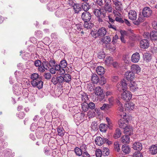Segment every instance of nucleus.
I'll use <instances>...</instances> for the list:
<instances>
[{"mask_svg": "<svg viewBox=\"0 0 157 157\" xmlns=\"http://www.w3.org/2000/svg\"><path fill=\"white\" fill-rule=\"evenodd\" d=\"M44 76L45 78L47 79H49L51 78V74L49 73H45Z\"/></svg>", "mask_w": 157, "mask_h": 157, "instance_id": "obj_64", "label": "nucleus"}, {"mask_svg": "<svg viewBox=\"0 0 157 157\" xmlns=\"http://www.w3.org/2000/svg\"><path fill=\"white\" fill-rule=\"evenodd\" d=\"M151 59V56L150 53L148 52H146L144 55V59L146 62H150Z\"/></svg>", "mask_w": 157, "mask_h": 157, "instance_id": "obj_29", "label": "nucleus"}, {"mask_svg": "<svg viewBox=\"0 0 157 157\" xmlns=\"http://www.w3.org/2000/svg\"><path fill=\"white\" fill-rule=\"evenodd\" d=\"M94 25L93 23L90 22H84V26L85 28H86L87 29L92 28Z\"/></svg>", "mask_w": 157, "mask_h": 157, "instance_id": "obj_40", "label": "nucleus"}, {"mask_svg": "<svg viewBox=\"0 0 157 157\" xmlns=\"http://www.w3.org/2000/svg\"><path fill=\"white\" fill-rule=\"evenodd\" d=\"M57 132L59 136L61 137L64 136L65 131L62 127L59 126L57 128Z\"/></svg>", "mask_w": 157, "mask_h": 157, "instance_id": "obj_34", "label": "nucleus"}, {"mask_svg": "<svg viewBox=\"0 0 157 157\" xmlns=\"http://www.w3.org/2000/svg\"><path fill=\"white\" fill-rule=\"evenodd\" d=\"M42 63L41 60L38 59L34 61V64L36 67H38L39 66L42 65Z\"/></svg>", "mask_w": 157, "mask_h": 157, "instance_id": "obj_59", "label": "nucleus"}, {"mask_svg": "<svg viewBox=\"0 0 157 157\" xmlns=\"http://www.w3.org/2000/svg\"><path fill=\"white\" fill-rule=\"evenodd\" d=\"M117 90L119 91L126 90L127 86L126 81L124 80L120 82H118L117 84Z\"/></svg>", "mask_w": 157, "mask_h": 157, "instance_id": "obj_2", "label": "nucleus"}, {"mask_svg": "<svg viewBox=\"0 0 157 157\" xmlns=\"http://www.w3.org/2000/svg\"><path fill=\"white\" fill-rule=\"evenodd\" d=\"M130 90L132 92H134L136 90L138 87L137 86V84L134 82H131L129 86Z\"/></svg>", "mask_w": 157, "mask_h": 157, "instance_id": "obj_32", "label": "nucleus"}, {"mask_svg": "<svg viewBox=\"0 0 157 157\" xmlns=\"http://www.w3.org/2000/svg\"><path fill=\"white\" fill-rule=\"evenodd\" d=\"M82 108L83 111L86 112L89 109L88 103L86 102H83L82 104Z\"/></svg>", "mask_w": 157, "mask_h": 157, "instance_id": "obj_44", "label": "nucleus"}, {"mask_svg": "<svg viewBox=\"0 0 157 157\" xmlns=\"http://www.w3.org/2000/svg\"><path fill=\"white\" fill-rule=\"evenodd\" d=\"M96 71L97 74L100 75H102L105 73V69L101 66H98L96 69Z\"/></svg>", "mask_w": 157, "mask_h": 157, "instance_id": "obj_28", "label": "nucleus"}, {"mask_svg": "<svg viewBox=\"0 0 157 157\" xmlns=\"http://www.w3.org/2000/svg\"><path fill=\"white\" fill-rule=\"evenodd\" d=\"M95 93L96 95L99 96V98L100 100H102L104 98L103 90L99 86L96 87L95 89Z\"/></svg>", "mask_w": 157, "mask_h": 157, "instance_id": "obj_9", "label": "nucleus"}, {"mask_svg": "<svg viewBox=\"0 0 157 157\" xmlns=\"http://www.w3.org/2000/svg\"><path fill=\"white\" fill-rule=\"evenodd\" d=\"M98 125L97 123L95 121H93L92 122V123L91 125V127L92 129L94 130H96L98 128Z\"/></svg>", "mask_w": 157, "mask_h": 157, "instance_id": "obj_51", "label": "nucleus"}, {"mask_svg": "<svg viewBox=\"0 0 157 157\" xmlns=\"http://www.w3.org/2000/svg\"><path fill=\"white\" fill-rule=\"evenodd\" d=\"M133 157H143V156L140 151H136L134 153Z\"/></svg>", "mask_w": 157, "mask_h": 157, "instance_id": "obj_52", "label": "nucleus"}, {"mask_svg": "<svg viewBox=\"0 0 157 157\" xmlns=\"http://www.w3.org/2000/svg\"><path fill=\"white\" fill-rule=\"evenodd\" d=\"M107 31L105 28L102 27L97 30L98 36L99 37H102L105 35Z\"/></svg>", "mask_w": 157, "mask_h": 157, "instance_id": "obj_20", "label": "nucleus"}, {"mask_svg": "<svg viewBox=\"0 0 157 157\" xmlns=\"http://www.w3.org/2000/svg\"><path fill=\"white\" fill-rule=\"evenodd\" d=\"M95 143L97 145L101 146L104 143V138L100 136H97L95 139Z\"/></svg>", "mask_w": 157, "mask_h": 157, "instance_id": "obj_23", "label": "nucleus"}, {"mask_svg": "<svg viewBox=\"0 0 157 157\" xmlns=\"http://www.w3.org/2000/svg\"><path fill=\"white\" fill-rule=\"evenodd\" d=\"M91 15L87 11H85L81 15V18L84 22H89L91 19Z\"/></svg>", "mask_w": 157, "mask_h": 157, "instance_id": "obj_10", "label": "nucleus"}, {"mask_svg": "<svg viewBox=\"0 0 157 157\" xmlns=\"http://www.w3.org/2000/svg\"><path fill=\"white\" fill-rule=\"evenodd\" d=\"M102 154V152L100 149H98L96 150L95 152V155L96 157H101Z\"/></svg>", "mask_w": 157, "mask_h": 157, "instance_id": "obj_55", "label": "nucleus"}, {"mask_svg": "<svg viewBox=\"0 0 157 157\" xmlns=\"http://www.w3.org/2000/svg\"><path fill=\"white\" fill-rule=\"evenodd\" d=\"M118 114L121 117H124L126 116V113L124 112L122 105L120 103L118 105Z\"/></svg>", "mask_w": 157, "mask_h": 157, "instance_id": "obj_17", "label": "nucleus"}, {"mask_svg": "<svg viewBox=\"0 0 157 157\" xmlns=\"http://www.w3.org/2000/svg\"><path fill=\"white\" fill-rule=\"evenodd\" d=\"M74 151L76 155L78 156H80L83 154V152L81 149L78 147H76L74 149Z\"/></svg>", "mask_w": 157, "mask_h": 157, "instance_id": "obj_43", "label": "nucleus"}, {"mask_svg": "<svg viewBox=\"0 0 157 157\" xmlns=\"http://www.w3.org/2000/svg\"><path fill=\"white\" fill-rule=\"evenodd\" d=\"M95 3L96 5L100 6H102L103 5L102 0H96Z\"/></svg>", "mask_w": 157, "mask_h": 157, "instance_id": "obj_63", "label": "nucleus"}, {"mask_svg": "<svg viewBox=\"0 0 157 157\" xmlns=\"http://www.w3.org/2000/svg\"><path fill=\"white\" fill-rule=\"evenodd\" d=\"M121 134V132L120 129L118 128H117L115 130L113 136L114 137L115 139L118 138L120 137Z\"/></svg>", "mask_w": 157, "mask_h": 157, "instance_id": "obj_38", "label": "nucleus"}, {"mask_svg": "<svg viewBox=\"0 0 157 157\" xmlns=\"http://www.w3.org/2000/svg\"><path fill=\"white\" fill-rule=\"evenodd\" d=\"M30 78L31 80V83L33 82H35L36 81H37V80H39L41 79L42 78L40 76L39 74L36 73H34L32 74L30 76Z\"/></svg>", "mask_w": 157, "mask_h": 157, "instance_id": "obj_18", "label": "nucleus"}, {"mask_svg": "<svg viewBox=\"0 0 157 157\" xmlns=\"http://www.w3.org/2000/svg\"><path fill=\"white\" fill-rule=\"evenodd\" d=\"M35 82L32 83L31 85L33 87H36L38 89H40L42 88L44 82L42 81V79L36 81Z\"/></svg>", "mask_w": 157, "mask_h": 157, "instance_id": "obj_13", "label": "nucleus"}, {"mask_svg": "<svg viewBox=\"0 0 157 157\" xmlns=\"http://www.w3.org/2000/svg\"><path fill=\"white\" fill-rule=\"evenodd\" d=\"M98 57L100 59H102L105 58V55L104 53L103 52H99Z\"/></svg>", "mask_w": 157, "mask_h": 157, "instance_id": "obj_62", "label": "nucleus"}, {"mask_svg": "<svg viewBox=\"0 0 157 157\" xmlns=\"http://www.w3.org/2000/svg\"><path fill=\"white\" fill-rule=\"evenodd\" d=\"M131 70L133 73L138 74L141 71V68L138 65L133 64L131 66Z\"/></svg>", "mask_w": 157, "mask_h": 157, "instance_id": "obj_22", "label": "nucleus"}, {"mask_svg": "<svg viewBox=\"0 0 157 157\" xmlns=\"http://www.w3.org/2000/svg\"><path fill=\"white\" fill-rule=\"evenodd\" d=\"M62 78L63 83L64 82L70 83L71 80V76L69 74H66L62 76Z\"/></svg>", "mask_w": 157, "mask_h": 157, "instance_id": "obj_19", "label": "nucleus"}, {"mask_svg": "<svg viewBox=\"0 0 157 157\" xmlns=\"http://www.w3.org/2000/svg\"><path fill=\"white\" fill-rule=\"evenodd\" d=\"M56 6L54 2L51 1L47 4V8L49 11H52L53 10L56 9Z\"/></svg>", "mask_w": 157, "mask_h": 157, "instance_id": "obj_26", "label": "nucleus"}, {"mask_svg": "<svg viewBox=\"0 0 157 157\" xmlns=\"http://www.w3.org/2000/svg\"><path fill=\"white\" fill-rule=\"evenodd\" d=\"M134 73L132 71H127L125 73L126 78L128 80H132L134 78Z\"/></svg>", "mask_w": 157, "mask_h": 157, "instance_id": "obj_24", "label": "nucleus"}, {"mask_svg": "<svg viewBox=\"0 0 157 157\" xmlns=\"http://www.w3.org/2000/svg\"><path fill=\"white\" fill-rule=\"evenodd\" d=\"M51 82L55 85L62 86L63 83L62 76H54L52 78Z\"/></svg>", "mask_w": 157, "mask_h": 157, "instance_id": "obj_1", "label": "nucleus"}, {"mask_svg": "<svg viewBox=\"0 0 157 157\" xmlns=\"http://www.w3.org/2000/svg\"><path fill=\"white\" fill-rule=\"evenodd\" d=\"M120 12L114 10L113 11V13L115 18V21L119 23H124V21L121 18V15L120 13Z\"/></svg>", "mask_w": 157, "mask_h": 157, "instance_id": "obj_5", "label": "nucleus"}, {"mask_svg": "<svg viewBox=\"0 0 157 157\" xmlns=\"http://www.w3.org/2000/svg\"><path fill=\"white\" fill-rule=\"evenodd\" d=\"M114 148L115 150L117 152H119L120 149L119 148V145L118 142H115L114 143Z\"/></svg>", "mask_w": 157, "mask_h": 157, "instance_id": "obj_57", "label": "nucleus"}, {"mask_svg": "<svg viewBox=\"0 0 157 157\" xmlns=\"http://www.w3.org/2000/svg\"><path fill=\"white\" fill-rule=\"evenodd\" d=\"M101 151L102 155L104 156H108L109 154V149L107 147H103Z\"/></svg>", "mask_w": 157, "mask_h": 157, "instance_id": "obj_45", "label": "nucleus"}, {"mask_svg": "<svg viewBox=\"0 0 157 157\" xmlns=\"http://www.w3.org/2000/svg\"><path fill=\"white\" fill-rule=\"evenodd\" d=\"M85 115L84 113L82 112L75 114L74 116L75 121L82 122L84 120Z\"/></svg>", "mask_w": 157, "mask_h": 157, "instance_id": "obj_7", "label": "nucleus"}, {"mask_svg": "<svg viewBox=\"0 0 157 157\" xmlns=\"http://www.w3.org/2000/svg\"><path fill=\"white\" fill-rule=\"evenodd\" d=\"M150 153L152 155H155L157 153V146L152 145L149 148Z\"/></svg>", "mask_w": 157, "mask_h": 157, "instance_id": "obj_33", "label": "nucleus"}, {"mask_svg": "<svg viewBox=\"0 0 157 157\" xmlns=\"http://www.w3.org/2000/svg\"><path fill=\"white\" fill-rule=\"evenodd\" d=\"M81 6L82 9H83L85 11H87L90 8V6L86 2L83 3Z\"/></svg>", "mask_w": 157, "mask_h": 157, "instance_id": "obj_39", "label": "nucleus"}, {"mask_svg": "<svg viewBox=\"0 0 157 157\" xmlns=\"http://www.w3.org/2000/svg\"><path fill=\"white\" fill-rule=\"evenodd\" d=\"M99 128L101 132H106L107 129V125L101 124L99 126Z\"/></svg>", "mask_w": 157, "mask_h": 157, "instance_id": "obj_41", "label": "nucleus"}, {"mask_svg": "<svg viewBox=\"0 0 157 157\" xmlns=\"http://www.w3.org/2000/svg\"><path fill=\"white\" fill-rule=\"evenodd\" d=\"M98 77L96 74H93L91 76V80L93 83L95 84L97 83L99 81Z\"/></svg>", "mask_w": 157, "mask_h": 157, "instance_id": "obj_35", "label": "nucleus"}, {"mask_svg": "<svg viewBox=\"0 0 157 157\" xmlns=\"http://www.w3.org/2000/svg\"><path fill=\"white\" fill-rule=\"evenodd\" d=\"M106 12L105 10L101 11V10L96 9L94 10L93 12L97 17H105L106 16Z\"/></svg>", "mask_w": 157, "mask_h": 157, "instance_id": "obj_12", "label": "nucleus"}, {"mask_svg": "<svg viewBox=\"0 0 157 157\" xmlns=\"http://www.w3.org/2000/svg\"><path fill=\"white\" fill-rule=\"evenodd\" d=\"M121 95V98L126 101H128L130 100L132 98V94L130 92L128 91H124Z\"/></svg>", "mask_w": 157, "mask_h": 157, "instance_id": "obj_6", "label": "nucleus"}, {"mask_svg": "<svg viewBox=\"0 0 157 157\" xmlns=\"http://www.w3.org/2000/svg\"><path fill=\"white\" fill-rule=\"evenodd\" d=\"M119 126L121 128L124 129L128 124V120L125 117H122L118 121Z\"/></svg>", "mask_w": 157, "mask_h": 157, "instance_id": "obj_3", "label": "nucleus"}, {"mask_svg": "<svg viewBox=\"0 0 157 157\" xmlns=\"http://www.w3.org/2000/svg\"><path fill=\"white\" fill-rule=\"evenodd\" d=\"M44 65H43V63H42V65H41L38 67V71L40 72H44L45 70H44Z\"/></svg>", "mask_w": 157, "mask_h": 157, "instance_id": "obj_61", "label": "nucleus"}, {"mask_svg": "<svg viewBox=\"0 0 157 157\" xmlns=\"http://www.w3.org/2000/svg\"><path fill=\"white\" fill-rule=\"evenodd\" d=\"M142 13L144 17H148L152 14V11L150 8L146 7L143 9Z\"/></svg>", "mask_w": 157, "mask_h": 157, "instance_id": "obj_8", "label": "nucleus"}, {"mask_svg": "<svg viewBox=\"0 0 157 157\" xmlns=\"http://www.w3.org/2000/svg\"><path fill=\"white\" fill-rule=\"evenodd\" d=\"M80 148L81 149L83 153L84 152H87L86 151V150L87 149L86 146L85 144H82V145L81 146Z\"/></svg>", "mask_w": 157, "mask_h": 157, "instance_id": "obj_58", "label": "nucleus"}, {"mask_svg": "<svg viewBox=\"0 0 157 157\" xmlns=\"http://www.w3.org/2000/svg\"><path fill=\"white\" fill-rule=\"evenodd\" d=\"M65 72V71L64 68L61 67L60 70L57 71L56 74L61 75L64 74Z\"/></svg>", "mask_w": 157, "mask_h": 157, "instance_id": "obj_53", "label": "nucleus"}, {"mask_svg": "<svg viewBox=\"0 0 157 157\" xmlns=\"http://www.w3.org/2000/svg\"><path fill=\"white\" fill-rule=\"evenodd\" d=\"M111 40V38L109 36H106L103 39H102V41L104 43L107 44L110 43Z\"/></svg>", "mask_w": 157, "mask_h": 157, "instance_id": "obj_47", "label": "nucleus"}, {"mask_svg": "<svg viewBox=\"0 0 157 157\" xmlns=\"http://www.w3.org/2000/svg\"><path fill=\"white\" fill-rule=\"evenodd\" d=\"M123 129L125 134L130 136L133 134V129L132 126L127 125Z\"/></svg>", "mask_w": 157, "mask_h": 157, "instance_id": "obj_15", "label": "nucleus"}, {"mask_svg": "<svg viewBox=\"0 0 157 157\" xmlns=\"http://www.w3.org/2000/svg\"><path fill=\"white\" fill-rule=\"evenodd\" d=\"M140 59L139 54L138 52H136L133 54L132 56V61L134 63L138 62Z\"/></svg>", "mask_w": 157, "mask_h": 157, "instance_id": "obj_25", "label": "nucleus"}, {"mask_svg": "<svg viewBox=\"0 0 157 157\" xmlns=\"http://www.w3.org/2000/svg\"><path fill=\"white\" fill-rule=\"evenodd\" d=\"M110 107V105L109 104H104L101 107V109L102 110L104 109H108Z\"/></svg>", "mask_w": 157, "mask_h": 157, "instance_id": "obj_54", "label": "nucleus"}, {"mask_svg": "<svg viewBox=\"0 0 157 157\" xmlns=\"http://www.w3.org/2000/svg\"><path fill=\"white\" fill-rule=\"evenodd\" d=\"M122 150L124 153L125 154H128L130 152V148L127 145L124 144L122 146Z\"/></svg>", "mask_w": 157, "mask_h": 157, "instance_id": "obj_36", "label": "nucleus"}, {"mask_svg": "<svg viewBox=\"0 0 157 157\" xmlns=\"http://www.w3.org/2000/svg\"><path fill=\"white\" fill-rule=\"evenodd\" d=\"M89 109H94L95 108V104L94 103L92 102H90L88 104Z\"/></svg>", "mask_w": 157, "mask_h": 157, "instance_id": "obj_60", "label": "nucleus"}, {"mask_svg": "<svg viewBox=\"0 0 157 157\" xmlns=\"http://www.w3.org/2000/svg\"><path fill=\"white\" fill-rule=\"evenodd\" d=\"M140 45L142 48L146 49L149 46V43L147 39H144L140 41Z\"/></svg>", "mask_w": 157, "mask_h": 157, "instance_id": "obj_14", "label": "nucleus"}, {"mask_svg": "<svg viewBox=\"0 0 157 157\" xmlns=\"http://www.w3.org/2000/svg\"><path fill=\"white\" fill-rule=\"evenodd\" d=\"M104 5L103 8L105 11L111 13L112 11V7L111 5V0H104Z\"/></svg>", "mask_w": 157, "mask_h": 157, "instance_id": "obj_4", "label": "nucleus"}, {"mask_svg": "<svg viewBox=\"0 0 157 157\" xmlns=\"http://www.w3.org/2000/svg\"><path fill=\"white\" fill-rule=\"evenodd\" d=\"M150 38L152 40H157V32L152 31L150 33Z\"/></svg>", "mask_w": 157, "mask_h": 157, "instance_id": "obj_31", "label": "nucleus"}, {"mask_svg": "<svg viewBox=\"0 0 157 157\" xmlns=\"http://www.w3.org/2000/svg\"><path fill=\"white\" fill-rule=\"evenodd\" d=\"M144 19L143 17H139L137 20L134 22V24L136 25H138L141 22L144 21Z\"/></svg>", "mask_w": 157, "mask_h": 157, "instance_id": "obj_56", "label": "nucleus"}, {"mask_svg": "<svg viewBox=\"0 0 157 157\" xmlns=\"http://www.w3.org/2000/svg\"><path fill=\"white\" fill-rule=\"evenodd\" d=\"M73 6L75 13H78L82 10V6L81 5L78 4H74Z\"/></svg>", "mask_w": 157, "mask_h": 157, "instance_id": "obj_27", "label": "nucleus"}, {"mask_svg": "<svg viewBox=\"0 0 157 157\" xmlns=\"http://www.w3.org/2000/svg\"><path fill=\"white\" fill-rule=\"evenodd\" d=\"M13 90L14 93L17 95H19L21 94V88H19L17 86H15L14 87V89Z\"/></svg>", "mask_w": 157, "mask_h": 157, "instance_id": "obj_42", "label": "nucleus"}, {"mask_svg": "<svg viewBox=\"0 0 157 157\" xmlns=\"http://www.w3.org/2000/svg\"><path fill=\"white\" fill-rule=\"evenodd\" d=\"M59 64L60 65L61 67L64 68L67 65V63L65 60L63 59L60 61Z\"/></svg>", "mask_w": 157, "mask_h": 157, "instance_id": "obj_49", "label": "nucleus"}, {"mask_svg": "<svg viewBox=\"0 0 157 157\" xmlns=\"http://www.w3.org/2000/svg\"><path fill=\"white\" fill-rule=\"evenodd\" d=\"M132 148L134 150H137V151H140L142 149V145L139 142H136L133 144Z\"/></svg>", "mask_w": 157, "mask_h": 157, "instance_id": "obj_21", "label": "nucleus"}, {"mask_svg": "<svg viewBox=\"0 0 157 157\" xmlns=\"http://www.w3.org/2000/svg\"><path fill=\"white\" fill-rule=\"evenodd\" d=\"M126 107L129 109L133 110L134 108V105L132 102H129L126 104Z\"/></svg>", "mask_w": 157, "mask_h": 157, "instance_id": "obj_48", "label": "nucleus"}, {"mask_svg": "<svg viewBox=\"0 0 157 157\" xmlns=\"http://www.w3.org/2000/svg\"><path fill=\"white\" fill-rule=\"evenodd\" d=\"M55 14L57 17H62L64 15L63 11L62 10L58 8L55 13Z\"/></svg>", "mask_w": 157, "mask_h": 157, "instance_id": "obj_37", "label": "nucleus"}, {"mask_svg": "<svg viewBox=\"0 0 157 157\" xmlns=\"http://www.w3.org/2000/svg\"><path fill=\"white\" fill-rule=\"evenodd\" d=\"M128 15L129 19L132 21L135 20L137 18V13L135 10H131L129 11Z\"/></svg>", "mask_w": 157, "mask_h": 157, "instance_id": "obj_16", "label": "nucleus"}, {"mask_svg": "<svg viewBox=\"0 0 157 157\" xmlns=\"http://www.w3.org/2000/svg\"><path fill=\"white\" fill-rule=\"evenodd\" d=\"M121 141L123 143H128L130 141V137L129 136L126 135L122 136L121 138Z\"/></svg>", "mask_w": 157, "mask_h": 157, "instance_id": "obj_30", "label": "nucleus"}, {"mask_svg": "<svg viewBox=\"0 0 157 157\" xmlns=\"http://www.w3.org/2000/svg\"><path fill=\"white\" fill-rule=\"evenodd\" d=\"M114 5H115V10L118 12H122L123 10L122 4L121 2L118 0H112Z\"/></svg>", "mask_w": 157, "mask_h": 157, "instance_id": "obj_11", "label": "nucleus"}, {"mask_svg": "<svg viewBox=\"0 0 157 157\" xmlns=\"http://www.w3.org/2000/svg\"><path fill=\"white\" fill-rule=\"evenodd\" d=\"M81 98L82 101L83 102H86L88 100L89 98L87 95L86 93L83 92L81 95Z\"/></svg>", "mask_w": 157, "mask_h": 157, "instance_id": "obj_46", "label": "nucleus"}, {"mask_svg": "<svg viewBox=\"0 0 157 157\" xmlns=\"http://www.w3.org/2000/svg\"><path fill=\"white\" fill-rule=\"evenodd\" d=\"M62 23H63V25L66 27L67 26L69 25L70 24V21L67 19H65L63 20Z\"/></svg>", "mask_w": 157, "mask_h": 157, "instance_id": "obj_50", "label": "nucleus"}]
</instances>
